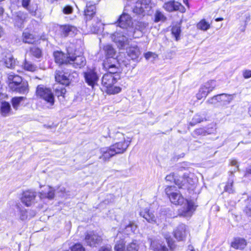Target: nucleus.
I'll return each mask as SVG.
<instances>
[{"mask_svg": "<svg viewBox=\"0 0 251 251\" xmlns=\"http://www.w3.org/2000/svg\"><path fill=\"white\" fill-rule=\"evenodd\" d=\"M119 78V74L113 75L112 74H105L102 77L101 84L108 89L111 87Z\"/></svg>", "mask_w": 251, "mask_h": 251, "instance_id": "9", "label": "nucleus"}, {"mask_svg": "<svg viewBox=\"0 0 251 251\" xmlns=\"http://www.w3.org/2000/svg\"><path fill=\"white\" fill-rule=\"evenodd\" d=\"M36 197V192L27 190L23 193L21 201L26 206H29L34 203Z\"/></svg>", "mask_w": 251, "mask_h": 251, "instance_id": "11", "label": "nucleus"}, {"mask_svg": "<svg viewBox=\"0 0 251 251\" xmlns=\"http://www.w3.org/2000/svg\"><path fill=\"white\" fill-rule=\"evenodd\" d=\"M140 215L151 224H159V221H157L153 214L150 212L148 208L142 210L140 212Z\"/></svg>", "mask_w": 251, "mask_h": 251, "instance_id": "22", "label": "nucleus"}, {"mask_svg": "<svg viewBox=\"0 0 251 251\" xmlns=\"http://www.w3.org/2000/svg\"><path fill=\"white\" fill-rule=\"evenodd\" d=\"M149 24L144 22H138L136 25V28L142 32H144L148 27Z\"/></svg>", "mask_w": 251, "mask_h": 251, "instance_id": "42", "label": "nucleus"}, {"mask_svg": "<svg viewBox=\"0 0 251 251\" xmlns=\"http://www.w3.org/2000/svg\"><path fill=\"white\" fill-rule=\"evenodd\" d=\"M102 241L101 236L94 231H89L85 234V244L90 247H95Z\"/></svg>", "mask_w": 251, "mask_h": 251, "instance_id": "7", "label": "nucleus"}, {"mask_svg": "<svg viewBox=\"0 0 251 251\" xmlns=\"http://www.w3.org/2000/svg\"><path fill=\"white\" fill-rule=\"evenodd\" d=\"M3 12V9L2 7H0V16H1Z\"/></svg>", "mask_w": 251, "mask_h": 251, "instance_id": "61", "label": "nucleus"}, {"mask_svg": "<svg viewBox=\"0 0 251 251\" xmlns=\"http://www.w3.org/2000/svg\"><path fill=\"white\" fill-rule=\"evenodd\" d=\"M121 91V88L120 87H113L109 88L107 89V93L110 94H115L119 93Z\"/></svg>", "mask_w": 251, "mask_h": 251, "instance_id": "46", "label": "nucleus"}, {"mask_svg": "<svg viewBox=\"0 0 251 251\" xmlns=\"http://www.w3.org/2000/svg\"><path fill=\"white\" fill-rule=\"evenodd\" d=\"M86 82L90 86L93 87L97 84L98 76L93 70H89L84 73Z\"/></svg>", "mask_w": 251, "mask_h": 251, "instance_id": "15", "label": "nucleus"}, {"mask_svg": "<svg viewBox=\"0 0 251 251\" xmlns=\"http://www.w3.org/2000/svg\"><path fill=\"white\" fill-rule=\"evenodd\" d=\"M123 63L126 67H127V66L128 65V63H126V62L125 61H123Z\"/></svg>", "mask_w": 251, "mask_h": 251, "instance_id": "62", "label": "nucleus"}, {"mask_svg": "<svg viewBox=\"0 0 251 251\" xmlns=\"http://www.w3.org/2000/svg\"><path fill=\"white\" fill-rule=\"evenodd\" d=\"M115 143L111 146L116 154L124 152L129 146L131 140L121 132H117L113 136Z\"/></svg>", "mask_w": 251, "mask_h": 251, "instance_id": "3", "label": "nucleus"}, {"mask_svg": "<svg viewBox=\"0 0 251 251\" xmlns=\"http://www.w3.org/2000/svg\"><path fill=\"white\" fill-rule=\"evenodd\" d=\"M11 107L10 104L7 102H4L1 103L0 110L1 114L4 116H7L10 111Z\"/></svg>", "mask_w": 251, "mask_h": 251, "instance_id": "32", "label": "nucleus"}, {"mask_svg": "<svg viewBox=\"0 0 251 251\" xmlns=\"http://www.w3.org/2000/svg\"><path fill=\"white\" fill-rule=\"evenodd\" d=\"M86 59L82 55L75 56L70 55L68 65L72 66L75 68H81L86 64Z\"/></svg>", "mask_w": 251, "mask_h": 251, "instance_id": "12", "label": "nucleus"}, {"mask_svg": "<svg viewBox=\"0 0 251 251\" xmlns=\"http://www.w3.org/2000/svg\"><path fill=\"white\" fill-rule=\"evenodd\" d=\"M166 240L167 241L168 246L170 248V251H172L174 249V243L172 242V240H170L169 239L167 238L166 239Z\"/></svg>", "mask_w": 251, "mask_h": 251, "instance_id": "55", "label": "nucleus"}, {"mask_svg": "<svg viewBox=\"0 0 251 251\" xmlns=\"http://www.w3.org/2000/svg\"><path fill=\"white\" fill-rule=\"evenodd\" d=\"M22 40L23 42L28 44H33L35 42L34 36L27 31L23 32Z\"/></svg>", "mask_w": 251, "mask_h": 251, "instance_id": "30", "label": "nucleus"}, {"mask_svg": "<svg viewBox=\"0 0 251 251\" xmlns=\"http://www.w3.org/2000/svg\"><path fill=\"white\" fill-rule=\"evenodd\" d=\"M128 56L133 60L137 61L141 52L139 49L137 47H130L126 49Z\"/></svg>", "mask_w": 251, "mask_h": 251, "instance_id": "26", "label": "nucleus"}, {"mask_svg": "<svg viewBox=\"0 0 251 251\" xmlns=\"http://www.w3.org/2000/svg\"><path fill=\"white\" fill-rule=\"evenodd\" d=\"M163 8L169 12H173L176 11H179L182 13L185 12V7L181 3L175 0L165 2L163 5Z\"/></svg>", "mask_w": 251, "mask_h": 251, "instance_id": "8", "label": "nucleus"}, {"mask_svg": "<svg viewBox=\"0 0 251 251\" xmlns=\"http://www.w3.org/2000/svg\"><path fill=\"white\" fill-rule=\"evenodd\" d=\"M151 243V247L154 251H169L168 249L164 245L161 243V241L157 240L149 239Z\"/></svg>", "mask_w": 251, "mask_h": 251, "instance_id": "27", "label": "nucleus"}, {"mask_svg": "<svg viewBox=\"0 0 251 251\" xmlns=\"http://www.w3.org/2000/svg\"><path fill=\"white\" fill-rule=\"evenodd\" d=\"M174 236L178 240H183L186 236V226L183 224L179 225L174 231Z\"/></svg>", "mask_w": 251, "mask_h": 251, "instance_id": "25", "label": "nucleus"}, {"mask_svg": "<svg viewBox=\"0 0 251 251\" xmlns=\"http://www.w3.org/2000/svg\"><path fill=\"white\" fill-rule=\"evenodd\" d=\"M216 86V82L213 80L208 81L204 83L201 86L197 94V99L201 100L203 98H205L209 93L213 90Z\"/></svg>", "mask_w": 251, "mask_h": 251, "instance_id": "6", "label": "nucleus"}, {"mask_svg": "<svg viewBox=\"0 0 251 251\" xmlns=\"http://www.w3.org/2000/svg\"><path fill=\"white\" fill-rule=\"evenodd\" d=\"M47 193L41 192L40 193V197L41 199L48 198L49 199H52L54 197V190L53 188L48 186Z\"/></svg>", "mask_w": 251, "mask_h": 251, "instance_id": "31", "label": "nucleus"}, {"mask_svg": "<svg viewBox=\"0 0 251 251\" xmlns=\"http://www.w3.org/2000/svg\"><path fill=\"white\" fill-rule=\"evenodd\" d=\"M217 95L215 96L208 99L206 101V102L210 104H216L217 103H218L217 100Z\"/></svg>", "mask_w": 251, "mask_h": 251, "instance_id": "51", "label": "nucleus"}, {"mask_svg": "<svg viewBox=\"0 0 251 251\" xmlns=\"http://www.w3.org/2000/svg\"><path fill=\"white\" fill-rule=\"evenodd\" d=\"M245 211L249 216L251 217V197L247 200V205Z\"/></svg>", "mask_w": 251, "mask_h": 251, "instance_id": "45", "label": "nucleus"}, {"mask_svg": "<svg viewBox=\"0 0 251 251\" xmlns=\"http://www.w3.org/2000/svg\"><path fill=\"white\" fill-rule=\"evenodd\" d=\"M7 83L11 90L20 94H26L28 92V83L23 81L22 78L18 75L9 74Z\"/></svg>", "mask_w": 251, "mask_h": 251, "instance_id": "2", "label": "nucleus"}, {"mask_svg": "<svg viewBox=\"0 0 251 251\" xmlns=\"http://www.w3.org/2000/svg\"><path fill=\"white\" fill-rule=\"evenodd\" d=\"M60 28L61 30V35L63 37L72 36L76 34L77 31L76 27L70 25H61Z\"/></svg>", "mask_w": 251, "mask_h": 251, "instance_id": "16", "label": "nucleus"}, {"mask_svg": "<svg viewBox=\"0 0 251 251\" xmlns=\"http://www.w3.org/2000/svg\"><path fill=\"white\" fill-rule=\"evenodd\" d=\"M223 20V18H218L216 20V21H222Z\"/></svg>", "mask_w": 251, "mask_h": 251, "instance_id": "63", "label": "nucleus"}, {"mask_svg": "<svg viewBox=\"0 0 251 251\" xmlns=\"http://www.w3.org/2000/svg\"><path fill=\"white\" fill-rule=\"evenodd\" d=\"M98 251H111V247L110 245L104 246L100 247Z\"/></svg>", "mask_w": 251, "mask_h": 251, "instance_id": "54", "label": "nucleus"}, {"mask_svg": "<svg viewBox=\"0 0 251 251\" xmlns=\"http://www.w3.org/2000/svg\"><path fill=\"white\" fill-rule=\"evenodd\" d=\"M91 30L93 33H97L99 30V27L98 26H96V27L93 26Z\"/></svg>", "mask_w": 251, "mask_h": 251, "instance_id": "57", "label": "nucleus"}, {"mask_svg": "<svg viewBox=\"0 0 251 251\" xmlns=\"http://www.w3.org/2000/svg\"><path fill=\"white\" fill-rule=\"evenodd\" d=\"M235 95L222 94V103L223 105L228 104L234 99Z\"/></svg>", "mask_w": 251, "mask_h": 251, "instance_id": "35", "label": "nucleus"}, {"mask_svg": "<svg viewBox=\"0 0 251 251\" xmlns=\"http://www.w3.org/2000/svg\"><path fill=\"white\" fill-rule=\"evenodd\" d=\"M126 242L124 240L117 241L115 245V251H126L125 250Z\"/></svg>", "mask_w": 251, "mask_h": 251, "instance_id": "36", "label": "nucleus"}, {"mask_svg": "<svg viewBox=\"0 0 251 251\" xmlns=\"http://www.w3.org/2000/svg\"><path fill=\"white\" fill-rule=\"evenodd\" d=\"M165 193L169 198L172 203L176 205H182L184 203V206L179 211V214L184 217H190L195 211L194 203L185 199L179 192H176V187L174 186H168L165 188Z\"/></svg>", "mask_w": 251, "mask_h": 251, "instance_id": "1", "label": "nucleus"}, {"mask_svg": "<svg viewBox=\"0 0 251 251\" xmlns=\"http://www.w3.org/2000/svg\"><path fill=\"white\" fill-rule=\"evenodd\" d=\"M30 52L32 55L36 58H39L41 56V50L39 48L37 47H34L30 48Z\"/></svg>", "mask_w": 251, "mask_h": 251, "instance_id": "41", "label": "nucleus"}, {"mask_svg": "<svg viewBox=\"0 0 251 251\" xmlns=\"http://www.w3.org/2000/svg\"><path fill=\"white\" fill-rule=\"evenodd\" d=\"M198 27L201 30H206L209 28V25L204 20H203L198 24Z\"/></svg>", "mask_w": 251, "mask_h": 251, "instance_id": "44", "label": "nucleus"}, {"mask_svg": "<svg viewBox=\"0 0 251 251\" xmlns=\"http://www.w3.org/2000/svg\"><path fill=\"white\" fill-rule=\"evenodd\" d=\"M230 164L232 166H236L237 169H238V162L236 160L233 159L230 162Z\"/></svg>", "mask_w": 251, "mask_h": 251, "instance_id": "56", "label": "nucleus"}, {"mask_svg": "<svg viewBox=\"0 0 251 251\" xmlns=\"http://www.w3.org/2000/svg\"><path fill=\"white\" fill-rule=\"evenodd\" d=\"M246 241L244 239L236 238L231 242V246L235 249H243L246 247Z\"/></svg>", "mask_w": 251, "mask_h": 251, "instance_id": "29", "label": "nucleus"}, {"mask_svg": "<svg viewBox=\"0 0 251 251\" xmlns=\"http://www.w3.org/2000/svg\"><path fill=\"white\" fill-rule=\"evenodd\" d=\"M144 56L147 60H149L151 58L153 59L156 58L157 57V55L152 52H148L144 54Z\"/></svg>", "mask_w": 251, "mask_h": 251, "instance_id": "50", "label": "nucleus"}, {"mask_svg": "<svg viewBox=\"0 0 251 251\" xmlns=\"http://www.w3.org/2000/svg\"><path fill=\"white\" fill-rule=\"evenodd\" d=\"M217 100L218 101V102H219L221 104L222 103V94H220V95H217Z\"/></svg>", "mask_w": 251, "mask_h": 251, "instance_id": "58", "label": "nucleus"}, {"mask_svg": "<svg viewBox=\"0 0 251 251\" xmlns=\"http://www.w3.org/2000/svg\"><path fill=\"white\" fill-rule=\"evenodd\" d=\"M183 2L185 3V4H187L188 3V1L187 0H183Z\"/></svg>", "mask_w": 251, "mask_h": 251, "instance_id": "64", "label": "nucleus"}, {"mask_svg": "<svg viewBox=\"0 0 251 251\" xmlns=\"http://www.w3.org/2000/svg\"><path fill=\"white\" fill-rule=\"evenodd\" d=\"M96 13V7L93 2H87L85 8L84 10V17L86 21H90L93 19Z\"/></svg>", "mask_w": 251, "mask_h": 251, "instance_id": "13", "label": "nucleus"}, {"mask_svg": "<svg viewBox=\"0 0 251 251\" xmlns=\"http://www.w3.org/2000/svg\"><path fill=\"white\" fill-rule=\"evenodd\" d=\"M2 34H3V31H2L1 27L0 26V38L2 36Z\"/></svg>", "mask_w": 251, "mask_h": 251, "instance_id": "60", "label": "nucleus"}, {"mask_svg": "<svg viewBox=\"0 0 251 251\" xmlns=\"http://www.w3.org/2000/svg\"><path fill=\"white\" fill-rule=\"evenodd\" d=\"M139 245L137 241H133L128 244L126 248L127 251H138Z\"/></svg>", "mask_w": 251, "mask_h": 251, "instance_id": "39", "label": "nucleus"}, {"mask_svg": "<svg viewBox=\"0 0 251 251\" xmlns=\"http://www.w3.org/2000/svg\"><path fill=\"white\" fill-rule=\"evenodd\" d=\"M165 180L167 181H174L178 188L183 190L187 189L189 190L191 189L195 184V181L189 176H184L183 177H180L177 179H176L174 173H171L167 175L165 177Z\"/></svg>", "mask_w": 251, "mask_h": 251, "instance_id": "4", "label": "nucleus"}, {"mask_svg": "<svg viewBox=\"0 0 251 251\" xmlns=\"http://www.w3.org/2000/svg\"><path fill=\"white\" fill-rule=\"evenodd\" d=\"M22 6L26 9L32 16H35L38 9V5L36 3L30 4L31 0H20Z\"/></svg>", "mask_w": 251, "mask_h": 251, "instance_id": "21", "label": "nucleus"}, {"mask_svg": "<svg viewBox=\"0 0 251 251\" xmlns=\"http://www.w3.org/2000/svg\"><path fill=\"white\" fill-rule=\"evenodd\" d=\"M187 251H195L194 250L193 247L190 245L188 246Z\"/></svg>", "mask_w": 251, "mask_h": 251, "instance_id": "59", "label": "nucleus"}, {"mask_svg": "<svg viewBox=\"0 0 251 251\" xmlns=\"http://www.w3.org/2000/svg\"><path fill=\"white\" fill-rule=\"evenodd\" d=\"M103 50L106 56L104 60L107 59L113 61L114 63L118 62L115 56H116V51L110 45H106L103 47Z\"/></svg>", "mask_w": 251, "mask_h": 251, "instance_id": "20", "label": "nucleus"}, {"mask_svg": "<svg viewBox=\"0 0 251 251\" xmlns=\"http://www.w3.org/2000/svg\"><path fill=\"white\" fill-rule=\"evenodd\" d=\"M233 180L232 178H229L225 187V191L229 193H233L234 190L233 189Z\"/></svg>", "mask_w": 251, "mask_h": 251, "instance_id": "40", "label": "nucleus"}, {"mask_svg": "<svg viewBox=\"0 0 251 251\" xmlns=\"http://www.w3.org/2000/svg\"><path fill=\"white\" fill-rule=\"evenodd\" d=\"M154 22L158 23L159 22H164L166 20V17L164 15L163 12L160 10H156L154 15Z\"/></svg>", "mask_w": 251, "mask_h": 251, "instance_id": "34", "label": "nucleus"}, {"mask_svg": "<svg viewBox=\"0 0 251 251\" xmlns=\"http://www.w3.org/2000/svg\"><path fill=\"white\" fill-rule=\"evenodd\" d=\"M100 152L101 155L99 156V159H101L103 162L108 161L111 157L116 154L111 146L109 148H101Z\"/></svg>", "mask_w": 251, "mask_h": 251, "instance_id": "19", "label": "nucleus"}, {"mask_svg": "<svg viewBox=\"0 0 251 251\" xmlns=\"http://www.w3.org/2000/svg\"><path fill=\"white\" fill-rule=\"evenodd\" d=\"M71 75H67V73H65L60 71L55 72V79L56 81L64 85H68L72 79Z\"/></svg>", "mask_w": 251, "mask_h": 251, "instance_id": "14", "label": "nucleus"}, {"mask_svg": "<svg viewBox=\"0 0 251 251\" xmlns=\"http://www.w3.org/2000/svg\"><path fill=\"white\" fill-rule=\"evenodd\" d=\"M66 92V90L64 87H61L59 89H56V94L57 95L58 97L62 96L65 97Z\"/></svg>", "mask_w": 251, "mask_h": 251, "instance_id": "48", "label": "nucleus"}, {"mask_svg": "<svg viewBox=\"0 0 251 251\" xmlns=\"http://www.w3.org/2000/svg\"><path fill=\"white\" fill-rule=\"evenodd\" d=\"M72 251H85V249L80 244H76L72 248Z\"/></svg>", "mask_w": 251, "mask_h": 251, "instance_id": "47", "label": "nucleus"}, {"mask_svg": "<svg viewBox=\"0 0 251 251\" xmlns=\"http://www.w3.org/2000/svg\"><path fill=\"white\" fill-rule=\"evenodd\" d=\"M62 11L65 14H70L72 13L73 8L70 5H66L63 8Z\"/></svg>", "mask_w": 251, "mask_h": 251, "instance_id": "49", "label": "nucleus"}, {"mask_svg": "<svg viewBox=\"0 0 251 251\" xmlns=\"http://www.w3.org/2000/svg\"><path fill=\"white\" fill-rule=\"evenodd\" d=\"M53 55L55 61L58 64H65L68 65L70 54L66 55L61 51H56L54 52Z\"/></svg>", "mask_w": 251, "mask_h": 251, "instance_id": "17", "label": "nucleus"}, {"mask_svg": "<svg viewBox=\"0 0 251 251\" xmlns=\"http://www.w3.org/2000/svg\"><path fill=\"white\" fill-rule=\"evenodd\" d=\"M36 95L41 99L44 100L50 106H52L54 103V97L51 90L43 85H39L36 89Z\"/></svg>", "mask_w": 251, "mask_h": 251, "instance_id": "5", "label": "nucleus"}, {"mask_svg": "<svg viewBox=\"0 0 251 251\" xmlns=\"http://www.w3.org/2000/svg\"><path fill=\"white\" fill-rule=\"evenodd\" d=\"M23 65L24 69L28 71L34 72L37 69V67L35 65L30 62L27 61L26 59H25Z\"/></svg>", "mask_w": 251, "mask_h": 251, "instance_id": "37", "label": "nucleus"}, {"mask_svg": "<svg viewBox=\"0 0 251 251\" xmlns=\"http://www.w3.org/2000/svg\"><path fill=\"white\" fill-rule=\"evenodd\" d=\"M112 39L120 48H123L127 41V37L120 32L114 33L112 36Z\"/></svg>", "mask_w": 251, "mask_h": 251, "instance_id": "23", "label": "nucleus"}, {"mask_svg": "<svg viewBox=\"0 0 251 251\" xmlns=\"http://www.w3.org/2000/svg\"><path fill=\"white\" fill-rule=\"evenodd\" d=\"M25 99L23 97H14L12 99V104L13 108L15 109H17L21 101L24 100Z\"/></svg>", "mask_w": 251, "mask_h": 251, "instance_id": "38", "label": "nucleus"}, {"mask_svg": "<svg viewBox=\"0 0 251 251\" xmlns=\"http://www.w3.org/2000/svg\"><path fill=\"white\" fill-rule=\"evenodd\" d=\"M202 120V117H201L200 115L196 114L193 118L192 121L190 123V124L192 126H194L195 125L201 123Z\"/></svg>", "mask_w": 251, "mask_h": 251, "instance_id": "43", "label": "nucleus"}, {"mask_svg": "<svg viewBox=\"0 0 251 251\" xmlns=\"http://www.w3.org/2000/svg\"><path fill=\"white\" fill-rule=\"evenodd\" d=\"M27 17V14L26 13L19 11L16 13L14 18V24L18 27H22Z\"/></svg>", "mask_w": 251, "mask_h": 251, "instance_id": "24", "label": "nucleus"}, {"mask_svg": "<svg viewBox=\"0 0 251 251\" xmlns=\"http://www.w3.org/2000/svg\"><path fill=\"white\" fill-rule=\"evenodd\" d=\"M117 64V62L114 63L113 61H111V59L104 60L103 63L104 68L108 71L107 74H112L113 75L118 74L117 73L119 71Z\"/></svg>", "mask_w": 251, "mask_h": 251, "instance_id": "18", "label": "nucleus"}, {"mask_svg": "<svg viewBox=\"0 0 251 251\" xmlns=\"http://www.w3.org/2000/svg\"><path fill=\"white\" fill-rule=\"evenodd\" d=\"M136 226L133 223H130L127 226H126V229L127 231H128L130 229L131 232H134L136 229Z\"/></svg>", "mask_w": 251, "mask_h": 251, "instance_id": "52", "label": "nucleus"}, {"mask_svg": "<svg viewBox=\"0 0 251 251\" xmlns=\"http://www.w3.org/2000/svg\"><path fill=\"white\" fill-rule=\"evenodd\" d=\"M243 77L246 78H249L251 77V70H245L243 71Z\"/></svg>", "mask_w": 251, "mask_h": 251, "instance_id": "53", "label": "nucleus"}, {"mask_svg": "<svg viewBox=\"0 0 251 251\" xmlns=\"http://www.w3.org/2000/svg\"><path fill=\"white\" fill-rule=\"evenodd\" d=\"M118 25L123 29L131 28L132 25L131 17L124 12L118 19Z\"/></svg>", "mask_w": 251, "mask_h": 251, "instance_id": "10", "label": "nucleus"}, {"mask_svg": "<svg viewBox=\"0 0 251 251\" xmlns=\"http://www.w3.org/2000/svg\"><path fill=\"white\" fill-rule=\"evenodd\" d=\"M4 65L8 68L13 69L17 64L16 60L10 54L5 56L3 60Z\"/></svg>", "mask_w": 251, "mask_h": 251, "instance_id": "28", "label": "nucleus"}, {"mask_svg": "<svg viewBox=\"0 0 251 251\" xmlns=\"http://www.w3.org/2000/svg\"><path fill=\"white\" fill-rule=\"evenodd\" d=\"M172 34L175 37L176 40L178 41L180 39L181 33L180 26L179 25H174L172 28Z\"/></svg>", "mask_w": 251, "mask_h": 251, "instance_id": "33", "label": "nucleus"}]
</instances>
